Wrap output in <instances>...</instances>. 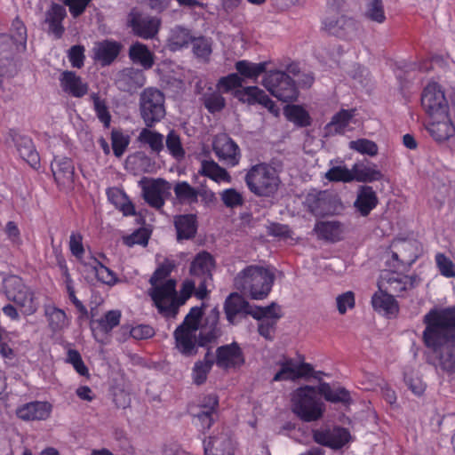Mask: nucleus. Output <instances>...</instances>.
<instances>
[{
    "label": "nucleus",
    "mask_w": 455,
    "mask_h": 455,
    "mask_svg": "<svg viewBox=\"0 0 455 455\" xmlns=\"http://www.w3.org/2000/svg\"><path fill=\"white\" fill-rule=\"evenodd\" d=\"M423 340L441 368L455 372V307L433 308L425 315Z\"/></svg>",
    "instance_id": "f257e3e1"
},
{
    "label": "nucleus",
    "mask_w": 455,
    "mask_h": 455,
    "mask_svg": "<svg viewBox=\"0 0 455 455\" xmlns=\"http://www.w3.org/2000/svg\"><path fill=\"white\" fill-rule=\"evenodd\" d=\"M174 265L172 261L166 259L154 272L149 282L151 288L148 294L151 297L158 312L166 317H174L179 307L185 304L187 299L196 291V282L186 280L180 291V295L176 291V281L169 277Z\"/></svg>",
    "instance_id": "f03ea898"
},
{
    "label": "nucleus",
    "mask_w": 455,
    "mask_h": 455,
    "mask_svg": "<svg viewBox=\"0 0 455 455\" xmlns=\"http://www.w3.org/2000/svg\"><path fill=\"white\" fill-rule=\"evenodd\" d=\"M202 315L201 307H192L182 324L174 331L176 348L186 356L195 355L198 346L212 342L221 334L216 314H212L207 317L209 327L204 326L200 329Z\"/></svg>",
    "instance_id": "7ed1b4c3"
},
{
    "label": "nucleus",
    "mask_w": 455,
    "mask_h": 455,
    "mask_svg": "<svg viewBox=\"0 0 455 455\" xmlns=\"http://www.w3.org/2000/svg\"><path fill=\"white\" fill-rule=\"evenodd\" d=\"M275 279V269L260 265H250L234 278L235 287L254 300H262L269 295Z\"/></svg>",
    "instance_id": "20e7f679"
},
{
    "label": "nucleus",
    "mask_w": 455,
    "mask_h": 455,
    "mask_svg": "<svg viewBox=\"0 0 455 455\" xmlns=\"http://www.w3.org/2000/svg\"><path fill=\"white\" fill-rule=\"evenodd\" d=\"M244 181L248 189L259 197L275 196L281 186L277 170L266 163L257 164L249 168Z\"/></svg>",
    "instance_id": "39448f33"
},
{
    "label": "nucleus",
    "mask_w": 455,
    "mask_h": 455,
    "mask_svg": "<svg viewBox=\"0 0 455 455\" xmlns=\"http://www.w3.org/2000/svg\"><path fill=\"white\" fill-rule=\"evenodd\" d=\"M291 410L302 421L312 422L320 419L325 404L317 394L315 387L303 386L291 394Z\"/></svg>",
    "instance_id": "423d86ee"
},
{
    "label": "nucleus",
    "mask_w": 455,
    "mask_h": 455,
    "mask_svg": "<svg viewBox=\"0 0 455 455\" xmlns=\"http://www.w3.org/2000/svg\"><path fill=\"white\" fill-rule=\"evenodd\" d=\"M4 290L6 298L12 301L23 315H32L38 309V297L19 276L6 277L4 280Z\"/></svg>",
    "instance_id": "0eeeda50"
},
{
    "label": "nucleus",
    "mask_w": 455,
    "mask_h": 455,
    "mask_svg": "<svg viewBox=\"0 0 455 455\" xmlns=\"http://www.w3.org/2000/svg\"><path fill=\"white\" fill-rule=\"evenodd\" d=\"M140 112L147 127H152L165 116L164 96L157 89L147 88L140 96Z\"/></svg>",
    "instance_id": "6e6552de"
},
{
    "label": "nucleus",
    "mask_w": 455,
    "mask_h": 455,
    "mask_svg": "<svg viewBox=\"0 0 455 455\" xmlns=\"http://www.w3.org/2000/svg\"><path fill=\"white\" fill-rule=\"evenodd\" d=\"M262 84L279 100L287 102L297 99L298 92L292 79L283 71L268 72L265 76Z\"/></svg>",
    "instance_id": "1a4fd4ad"
},
{
    "label": "nucleus",
    "mask_w": 455,
    "mask_h": 455,
    "mask_svg": "<svg viewBox=\"0 0 455 455\" xmlns=\"http://www.w3.org/2000/svg\"><path fill=\"white\" fill-rule=\"evenodd\" d=\"M391 258L387 264L397 270H404L411 266L419 256V245L416 241L395 239L391 243Z\"/></svg>",
    "instance_id": "9d476101"
},
{
    "label": "nucleus",
    "mask_w": 455,
    "mask_h": 455,
    "mask_svg": "<svg viewBox=\"0 0 455 455\" xmlns=\"http://www.w3.org/2000/svg\"><path fill=\"white\" fill-rule=\"evenodd\" d=\"M421 104L431 118L448 113V101L444 92L441 85L435 82L429 83L424 88Z\"/></svg>",
    "instance_id": "9b49d317"
},
{
    "label": "nucleus",
    "mask_w": 455,
    "mask_h": 455,
    "mask_svg": "<svg viewBox=\"0 0 455 455\" xmlns=\"http://www.w3.org/2000/svg\"><path fill=\"white\" fill-rule=\"evenodd\" d=\"M25 50L17 49V42L9 35H0V75L12 76L19 66V54Z\"/></svg>",
    "instance_id": "f8f14e48"
},
{
    "label": "nucleus",
    "mask_w": 455,
    "mask_h": 455,
    "mask_svg": "<svg viewBox=\"0 0 455 455\" xmlns=\"http://www.w3.org/2000/svg\"><path fill=\"white\" fill-rule=\"evenodd\" d=\"M250 315L259 321V333L267 339H272L281 310L275 303L267 307H259L250 311Z\"/></svg>",
    "instance_id": "ddd939ff"
},
{
    "label": "nucleus",
    "mask_w": 455,
    "mask_h": 455,
    "mask_svg": "<svg viewBox=\"0 0 455 455\" xmlns=\"http://www.w3.org/2000/svg\"><path fill=\"white\" fill-rule=\"evenodd\" d=\"M122 313L118 309L109 310L106 312L99 319L91 321V330L93 338L101 344L109 342L110 333L112 330L119 325Z\"/></svg>",
    "instance_id": "4468645a"
},
{
    "label": "nucleus",
    "mask_w": 455,
    "mask_h": 455,
    "mask_svg": "<svg viewBox=\"0 0 455 455\" xmlns=\"http://www.w3.org/2000/svg\"><path fill=\"white\" fill-rule=\"evenodd\" d=\"M277 365L279 370L273 377L274 381L295 380L313 372L311 364L292 358H283L277 362Z\"/></svg>",
    "instance_id": "2eb2a0df"
},
{
    "label": "nucleus",
    "mask_w": 455,
    "mask_h": 455,
    "mask_svg": "<svg viewBox=\"0 0 455 455\" xmlns=\"http://www.w3.org/2000/svg\"><path fill=\"white\" fill-rule=\"evenodd\" d=\"M235 97L249 105L260 104L275 116L279 115V108L271 100L265 92L257 86H247L235 92Z\"/></svg>",
    "instance_id": "dca6fc26"
},
{
    "label": "nucleus",
    "mask_w": 455,
    "mask_h": 455,
    "mask_svg": "<svg viewBox=\"0 0 455 455\" xmlns=\"http://www.w3.org/2000/svg\"><path fill=\"white\" fill-rule=\"evenodd\" d=\"M162 20L156 16L132 13L131 17V27L133 33L143 38H154L159 32Z\"/></svg>",
    "instance_id": "f3484780"
},
{
    "label": "nucleus",
    "mask_w": 455,
    "mask_h": 455,
    "mask_svg": "<svg viewBox=\"0 0 455 455\" xmlns=\"http://www.w3.org/2000/svg\"><path fill=\"white\" fill-rule=\"evenodd\" d=\"M215 363L224 370L241 367L244 363V356L236 343L221 346L216 350Z\"/></svg>",
    "instance_id": "a211bd4d"
},
{
    "label": "nucleus",
    "mask_w": 455,
    "mask_h": 455,
    "mask_svg": "<svg viewBox=\"0 0 455 455\" xmlns=\"http://www.w3.org/2000/svg\"><path fill=\"white\" fill-rule=\"evenodd\" d=\"M381 272L378 287L387 292L400 293L412 287V280L408 275L399 273L397 269Z\"/></svg>",
    "instance_id": "6ab92c4d"
},
{
    "label": "nucleus",
    "mask_w": 455,
    "mask_h": 455,
    "mask_svg": "<svg viewBox=\"0 0 455 455\" xmlns=\"http://www.w3.org/2000/svg\"><path fill=\"white\" fill-rule=\"evenodd\" d=\"M52 404L47 401H35L19 407L16 414L24 421H43L50 418Z\"/></svg>",
    "instance_id": "aec40b11"
},
{
    "label": "nucleus",
    "mask_w": 455,
    "mask_h": 455,
    "mask_svg": "<svg viewBox=\"0 0 455 455\" xmlns=\"http://www.w3.org/2000/svg\"><path fill=\"white\" fill-rule=\"evenodd\" d=\"M213 150L219 159L228 166H235L240 161L237 144L227 136H220L213 142Z\"/></svg>",
    "instance_id": "412c9836"
},
{
    "label": "nucleus",
    "mask_w": 455,
    "mask_h": 455,
    "mask_svg": "<svg viewBox=\"0 0 455 455\" xmlns=\"http://www.w3.org/2000/svg\"><path fill=\"white\" fill-rule=\"evenodd\" d=\"M171 185L162 180H152L143 186V196L148 204L155 208H161L164 204V196L169 193Z\"/></svg>",
    "instance_id": "4be33fe9"
},
{
    "label": "nucleus",
    "mask_w": 455,
    "mask_h": 455,
    "mask_svg": "<svg viewBox=\"0 0 455 455\" xmlns=\"http://www.w3.org/2000/svg\"><path fill=\"white\" fill-rule=\"evenodd\" d=\"M427 125V130L432 138L443 142L449 140L455 133V126L451 120L449 113L435 116Z\"/></svg>",
    "instance_id": "5701e85b"
},
{
    "label": "nucleus",
    "mask_w": 455,
    "mask_h": 455,
    "mask_svg": "<svg viewBox=\"0 0 455 455\" xmlns=\"http://www.w3.org/2000/svg\"><path fill=\"white\" fill-rule=\"evenodd\" d=\"M59 81L61 90L69 96L82 98L88 92V84L73 71H63Z\"/></svg>",
    "instance_id": "b1692460"
},
{
    "label": "nucleus",
    "mask_w": 455,
    "mask_h": 455,
    "mask_svg": "<svg viewBox=\"0 0 455 455\" xmlns=\"http://www.w3.org/2000/svg\"><path fill=\"white\" fill-rule=\"evenodd\" d=\"M314 440L322 445L333 449L341 448L349 441V432L341 427L332 430H316L314 432Z\"/></svg>",
    "instance_id": "393cba45"
},
{
    "label": "nucleus",
    "mask_w": 455,
    "mask_h": 455,
    "mask_svg": "<svg viewBox=\"0 0 455 455\" xmlns=\"http://www.w3.org/2000/svg\"><path fill=\"white\" fill-rule=\"evenodd\" d=\"M11 137L20 156L33 168L39 166V156L32 140L18 132H12Z\"/></svg>",
    "instance_id": "a878e982"
},
{
    "label": "nucleus",
    "mask_w": 455,
    "mask_h": 455,
    "mask_svg": "<svg viewBox=\"0 0 455 455\" xmlns=\"http://www.w3.org/2000/svg\"><path fill=\"white\" fill-rule=\"evenodd\" d=\"M52 171L60 186L69 187L73 183L75 167L71 159L64 156L55 157L52 163Z\"/></svg>",
    "instance_id": "bb28decb"
},
{
    "label": "nucleus",
    "mask_w": 455,
    "mask_h": 455,
    "mask_svg": "<svg viewBox=\"0 0 455 455\" xmlns=\"http://www.w3.org/2000/svg\"><path fill=\"white\" fill-rule=\"evenodd\" d=\"M257 307V306L251 305L241 294L236 292L231 293L228 297L224 307L227 319L232 324L235 323V317L238 314L250 315V311Z\"/></svg>",
    "instance_id": "cd10ccee"
},
{
    "label": "nucleus",
    "mask_w": 455,
    "mask_h": 455,
    "mask_svg": "<svg viewBox=\"0 0 455 455\" xmlns=\"http://www.w3.org/2000/svg\"><path fill=\"white\" fill-rule=\"evenodd\" d=\"M371 305L374 310L388 317L396 315L399 310L398 303L394 296L379 288L371 298Z\"/></svg>",
    "instance_id": "c85d7f7f"
},
{
    "label": "nucleus",
    "mask_w": 455,
    "mask_h": 455,
    "mask_svg": "<svg viewBox=\"0 0 455 455\" xmlns=\"http://www.w3.org/2000/svg\"><path fill=\"white\" fill-rule=\"evenodd\" d=\"M121 50L117 42L104 40L97 42L93 47V58L101 65L106 66L113 62Z\"/></svg>",
    "instance_id": "c756f323"
},
{
    "label": "nucleus",
    "mask_w": 455,
    "mask_h": 455,
    "mask_svg": "<svg viewBox=\"0 0 455 455\" xmlns=\"http://www.w3.org/2000/svg\"><path fill=\"white\" fill-rule=\"evenodd\" d=\"M378 196L376 192L369 186H361L357 190L356 199L354 206L356 211L363 217L368 216L370 212L377 206Z\"/></svg>",
    "instance_id": "7c9ffc66"
},
{
    "label": "nucleus",
    "mask_w": 455,
    "mask_h": 455,
    "mask_svg": "<svg viewBox=\"0 0 455 455\" xmlns=\"http://www.w3.org/2000/svg\"><path fill=\"white\" fill-rule=\"evenodd\" d=\"M234 445L227 435L210 437L204 441V455H233Z\"/></svg>",
    "instance_id": "2f4dec72"
},
{
    "label": "nucleus",
    "mask_w": 455,
    "mask_h": 455,
    "mask_svg": "<svg viewBox=\"0 0 455 455\" xmlns=\"http://www.w3.org/2000/svg\"><path fill=\"white\" fill-rule=\"evenodd\" d=\"M353 180L358 182H372L380 180L383 177L377 165L370 163L359 162L352 166Z\"/></svg>",
    "instance_id": "473e14b6"
},
{
    "label": "nucleus",
    "mask_w": 455,
    "mask_h": 455,
    "mask_svg": "<svg viewBox=\"0 0 455 455\" xmlns=\"http://www.w3.org/2000/svg\"><path fill=\"white\" fill-rule=\"evenodd\" d=\"M66 14V9L58 4H52L51 8L46 12L45 22L49 26V32L56 38H60L64 32L61 22Z\"/></svg>",
    "instance_id": "72a5a7b5"
},
{
    "label": "nucleus",
    "mask_w": 455,
    "mask_h": 455,
    "mask_svg": "<svg viewBox=\"0 0 455 455\" xmlns=\"http://www.w3.org/2000/svg\"><path fill=\"white\" fill-rule=\"evenodd\" d=\"M44 316L48 326L53 332H58L69 325V320L66 312L54 305H45L44 307Z\"/></svg>",
    "instance_id": "f704fd0d"
},
{
    "label": "nucleus",
    "mask_w": 455,
    "mask_h": 455,
    "mask_svg": "<svg viewBox=\"0 0 455 455\" xmlns=\"http://www.w3.org/2000/svg\"><path fill=\"white\" fill-rule=\"evenodd\" d=\"M214 260L211 254L203 251L198 253L191 263L190 274L201 278L212 279Z\"/></svg>",
    "instance_id": "c9c22d12"
},
{
    "label": "nucleus",
    "mask_w": 455,
    "mask_h": 455,
    "mask_svg": "<svg viewBox=\"0 0 455 455\" xmlns=\"http://www.w3.org/2000/svg\"><path fill=\"white\" fill-rule=\"evenodd\" d=\"M214 363V355L209 351L205 354L203 359L196 361L191 370V379L193 383L197 386L204 384Z\"/></svg>",
    "instance_id": "e433bc0d"
},
{
    "label": "nucleus",
    "mask_w": 455,
    "mask_h": 455,
    "mask_svg": "<svg viewBox=\"0 0 455 455\" xmlns=\"http://www.w3.org/2000/svg\"><path fill=\"white\" fill-rule=\"evenodd\" d=\"M193 40L191 31L182 26H175L170 30L167 38V47L172 52L180 51L188 46Z\"/></svg>",
    "instance_id": "4c0bfd02"
},
{
    "label": "nucleus",
    "mask_w": 455,
    "mask_h": 455,
    "mask_svg": "<svg viewBox=\"0 0 455 455\" xmlns=\"http://www.w3.org/2000/svg\"><path fill=\"white\" fill-rule=\"evenodd\" d=\"M354 116L353 110L342 109L335 114L331 122L324 127L326 136H333L335 134H342L346 132Z\"/></svg>",
    "instance_id": "58836bf2"
},
{
    "label": "nucleus",
    "mask_w": 455,
    "mask_h": 455,
    "mask_svg": "<svg viewBox=\"0 0 455 455\" xmlns=\"http://www.w3.org/2000/svg\"><path fill=\"white\" fill-rule=\"evenodd\" d=\"M330 200L326 192H312L308 193L305 205L313 214L316 216L326 215L330 213Z\"/></svg>",
    "instance_id": "ea45409f"
},
{
    "label": "nucleus",
    "mask_w": 455,
    "mask_h": 455,
    "mask_svg": "<svg viewBox=\"0 0 455 455\" xmlns=\"http://www.w3.org/2000/svg\"><path fill=\"white\" fill-rule=\"evenodd\" d=\"M199 172L208 177L218 184L231 183L232 178L229 173L212 160H204L201 163Z\"/></svg>",
    "instance_id": "a19ab883"
},
{
    "label": "nucleus",
    "mask_w": 455,
    "mask_h": 455,
    "mask_svg": "<svg viewBox=\"0 0 455 455\" xmlns=\"http://www.w3.org/2000/svg\"><path fill=\"white\" fill-rule=\"evenodd\" d=\"M318 395L331 403H347L350 401V395L344 387H332L329 383L322 382L315 387Z\"/></svg>",
    "instance_id": "79ce46f5"
},
{
    "label": "nucleus",
    "mask_w": 455,
    "mask_h": 455,
    "mask_svg": "<svg viewBox=\"0 0 455 455\" xmlns=\"http://www.w3.org/2000/svg\"><path fill=\"white\" fill-rule=\"evenodd\" d=\"M366 20L376 24H383L387 20L385 6L382 0H366L363 11Z\"/></svg>",
    "instance_id": "37998d69"
},
{
    "label": "nucleus",
    "mask_w": 455,
    "mask_h": 455,
    "mask_svg": "<svg viewBox=\"0 0 455 455\" xmlns=\"http://www.w3.org/2000/svg\"><path fill=\"white\" fill-rule=\"evenodd\" d=\"M178 240L192 238L196 232V222L194 215H180L174 220Z\"/></svg>",
    "instance_id": "c03bdc74"
},
{
    "label": "nucleus",
    "mask_w": 455,
    "mask_h": 455,
    "mask_svg": "<svg viewBox=\"0 0 455 455\" xmlns=\"http://www.w3.org/2000/svg\"><path fill=\"white\" fill-rule=\"evenodd\" d=\"M108 201L119 209L124 215H133L134 207L125 193L118 188H110L107 190Z\"/></svg>",
    "instance_id": "a18cd8bd"
},
{
    "label": "nucleus",
    "mask_w": 455,
    "mask_h": 455,
    "mask_svg": "<svg viewBox=\"0 0 455 455\" xmlns=\"http://www.w3.org/2000/svg\"><path fill=\"white\" fill-rule=\"evenodd\" d=\"M129 56L134 63H139L144 68H150L154 65V54L141 43H135L130 47Z\"/></svg>",
    "instance_id": "49530a36"
},
{
    "label": "nucleus",
    "mask_w": 455,
    "mask_h": 455,
    "mask_svg": "<svg viewBox=\"0 0 455 455\" xmlns=\"http://www.w3.org/2000/svg\"><path fill=\"white\" fill-rule=\"evenodd\" d=\"M315 231L319 237L331 242L341 238L343 228L340 223L336 221L318 222L315 227Z\"/></svg>",
    "instance_id": "de8ad7c7"
},
{
    "label": "nucleus",
    "mask_w": 455,
    "mask_h": 455,
    "mask_svg": "<svg viewBox=\"0 0 455 455\" xmlns=\"http://www.w3.org/2000/svg\"><path fill=\"white\" fill-rule=\"evenodd\" d=\"M323 23L326 30L337 36L344 35V31L354 25L352 20L339 14L327 16Z\"/></svg>",
    "instance_id": "09e8293b"
},
{
    "label": "nucleus",
    "mask_w": 455,
    "mask_h": 455,
    "mask_svg": "<svg viewBox=\"0 0 455 455\" xmlns=\"http://www.w3.org/2000/svg\"><path fill=\"white\" fill-rule=\"evenodd\" d=\"M267 62L252 63L239 60L235 63L237 72L245 78L256 80L267 68Z\"/></svg>",
    "instance_id": "8fccbe9b"
},
{
    "label": "nucleus",
    "mask_w": 455,
    "mask_h": 455,
    "mask_svg": "<svg viewBox=\"0 0 455 455\" xmlns=\"http://www.w3.org/2000/svg\"><path fill=\"white\" fill-rule=\"evenodd\" d=\"M174 194L177 200L181 204H195L198 201V193L187 181H180L174 186Z\"/></svg>",
    "instance_id": "3c124183"
},
{
    "label": "nucleus",
    "mask_w": 455,
    "mask_h": 455,
    "mask_svg": "<svg viewBox=\"0 0 455 455\" xmlns=\"http://www.w3.org/2000/svg\"><path fill=\"white\" fill-rule=\"evenodd\" d=\"M140 143L147 144L154 152L159 153L164 149V136L148 128H143L138 137Z\"/></svg>",
    "instance_id": "603ef678"
},
{
    "label": "nucleus",
    "mask_w": 455,
    "mask_h": 455,
    "mask_svg": "<svg viewBox=\"0 0 455 455\" xmlns=\"http://www.w3.org/2000/svg\"><path fill=\"white\" fill-rule=\"evenodd\" d=\"M286 118L299 126H307L311 123L309 114L300 106L291 105L284 108Z\"/></svg>",
    "instance_id": "864d4df0"
},
{
    "label": "nucleus",
    "mask_w": 455,
    "mask_h": 455,
    "mask_svg": "<svg viewBox=\"0 0 455 455\" xmlns=\"http://www.w3.org/2000/svg\"><path fill=\"white\" fill-rule=\"evenodd\" d=\"M92 272L97 279L102 283L113 286L118 283L116 275L108 267L102 265L97 260H93V264L90 266Z\"/></svg>",
    "instance_id": "5fc2aeb1"
},
{
    "label": "nucleus",
    "mask_w": 455,
    "mask_h": 455,
    "mask_svg": "<svg viewBox=\"0 0 455 455\" xmlns=\"http://www.w3.org/2000/svg\"><path fill=\"white\" fill-rule=\"evenodd\" d=\"M165 144L169 154L177 160H181L185 156L180 135L175 131H171L165 140Z\"/></svg>",
    "instance_id": "6e6d98bb"
},
{
    "label": "nucleus",
    "mask_w": 455,
    "mask_h": 455,
    "mask_svg": "<svg viewBox=\"0 0 455 455\" xmlns=\"http://www.w3.org/2000/svg\"><path fill=\"white\" fill-rule=\"evenodd\" d=\"M325 178L334 182H351L353 181L352 168L348 169L345 164L332 166L325 173Z\"/></svg>",
    "instance_id": "4d7b16f0"
},
{
    "label": "nucleus",
    "mask_w": 455,
    "mask_h": 455,
    "mask_svg": "<svg viewBox=\"0 0 455 455\" xmlns=\"http://www.w3.org/2000/svg\"><path fill=\"white\" fill-rule=\"evenodd\" d=\"M124 339H126L128 334L135 339H144L151 338L154 335V330L149 325L140 324L134 327L123 326L120 330Z\"/></svg>",
    "instance_id": "13d9d810"
},
{
    "label": "nucleus",
    "mask_w": 455,
    "mask_h": 455,
    "mask_svg": "<svg viewBox=\"0 0 455 455\" xmlns=\"http://www.w3.org/2000/svg\"><path fill=\"white\" fill-rule=\"evenodd\" d=\"M435 261L439 273L446 278L455 277V263L444 253L438 252L435 256Z\"/></svg>",
    "instance_id": "bf43d9fd"
},
{
    "label": "nucleus",
    "mask_w": 455,
    "mask_h": 455,
    "mask_svg": "<svg viewBox=\"0 0 455 455\" xmlns=\"http://www.w3.org/2000/svg\"><path fill=\"white\" fill-rule=\"evenodd\" d=\"M11 33L12 35L10 36L12 37L13 41L17 42V49L26 50L27 28L19 18H16L12 21Z\"/></svg>",
    "instance_id": "052dcab7"
},
{
    "label": "nucleus",
    "mask_w": 455,
    "mask_h": 455,
    "mask_svg": "<svg viewBox=\"0 0 455 455\" xmlns=\"http://www.w3.org/2000/svg\"><path fill=\"white\" fill-rule=\"evenodd\" d=\"M221 201L228 208H237L243 204V196L241 192L235 188H227L220 193Z\"/></svg>",
    "instance_id": "680f3d73"
},
{
    "label": "nucleus",
    "mask_w": 455,
    "mask_h": 455,
    "mask_svg": "<svg viewBox=\"0 0 455 455\" xmlns=\"http://www.w3.org/2000/svg\"><path fill=\"white\" fill-rule=\"evenodd\" d=\"M349 148L362 155L374 156L378 154V146L367 139H359L349 142Z\"/></svg>",
    "instance_id": "e2e57ef3"
},
{
    "label": "nucleus",
    "mask_w": 455,
    "mask_h": 455,
    "mask_svg": "<svg viewBox=\"0 0 455 455\" xmlns=\"http://www.w3.org/2000/svg\"><path fill=\"white\" fill-rule=\"evenodd\" d=\"M91 99L93 101V108L97 117L104 124L105 127H108L111 122V116L105 100H101L97 93H92L91 95Z\"/></svg>",
    "instance_id": "0e129e2a"
},
{
    "label": "nucleus",
    "mask_w": 455,
    "mask_h": 455,
    "mask_svg": "<svg viewBox=\"0 0 455 455\" xmlns=\"http://www.w3.org/2000/svg\"><path fill=\"white\" fill-rule=\"evenodd\" d=\"M204 104L211 113L219 112L225 107V99L220 92H212L204 96Z\"/></svg>",
    "instance_id": "69168bd1"
},
{
    "label": "nucleus",
    "mask_w": 455,
    "mask_h": 455,
    "mask_svg": "<svg viewBox=\"0 0 455 455\" xmlns=\"http://www.w3.org/2000/svg\"><path fill=\"white\" fill-rule=\"evenodd\" d=\"M111 140L115 156L117 157L122 156L130 143L129 136L119 131H113Z\"/></svg>",
    "instance_id": "338daca9"
},
{
    "label": "nucleus",
    "mask_w": 455,
    "mask_h": 455,
    "mask_svg": "<svg viewBox=\"0 0 455 455\" xmlns=\"http://www.w3.org/2000/svg\"><path fill=\"white\" fill-rule=\"evenodd\" d=\"M355 306V293L351 291L343 292L336 297L337 310L340 315H345Z\"/></svg>",
    "instance_id": "774afa93"
}]
</instances>
